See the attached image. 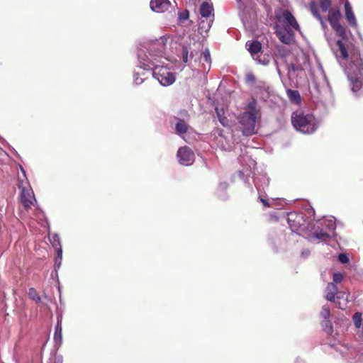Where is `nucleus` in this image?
<instances>
[{"mask_svg": "<svg viewBox=\"0 0 363 363\" xmlns=\"http://www.w3.org/2000/svg\"><path fill=\"white\" fill-rule=\"evenodd\" d=\"M257 101L255 98L247 104L245 111L238 118V122L241 125L242 134L246 136L253 135L255 129Z\"/></svg>", "mask_w": 363, "mask_h": 363, "instance_id": "obj_1", "label": "nucleus"}, {"mask_svg": "<svg viewBox=\"0 0 363 363\" xmlns=\"http://www.w3.org/2000/svg\"><path fill=\"white\" fill-rule=\"evenodd\" d=\"M156 59H148L147 62L143 63L144 69H152L153 77L162 86H167L172 84L176 79L174 73L169 72L167 67L160 66L155 62Z\"/></svg>", "mask_w": 363, "mask_h": 363, "instance_id": "obj_2", "label": "nucleus"}, {"mask_svg": "<svg viewBox=\"0 0 363 363\" xmlns=\"http://www.w3.org/2000/svg\"><path fill=\"white\" fill-rule=\"evenodd\" d=\"M291 123L297 130L303 133L311 134L317 129L315 118L311 114L294 112L291 115Z\"/></svg>", "mask_w": 363, "mask_h": 363, "instance_id": "obj_3", "label": "nucleus"}, {"mask_svg": "<svg viewBox=\"0 0 363 363\" xmlns=\"http://www.w3.org/2000/svg\"><path fill=\"white\" fill-rule=\"evenodd\" d=\"M342 16L340 11L334 9L329 11L328 20L332 27V28L337 33L338 35L342 38L346 37V30L340 23V19Z\"/></svg>", "mask_w": 363, "mask_h": 363, "instance_id": "obj_4", "label": "nucleus"}, {"mask_svg": "<svg viewBox=\"0 0 363 363\" xmlns=\"http://www.w3.org/2000/svg\"><path fill=\"white\" fill-rule=\"evenodd\" d=\"M276 17L279 23L284 24V28H290L291 30L294 29L295 30H300V26L296 19L288 9L284 10L281 15L277 14Z\"/></svg>", "mask_w": 363, "mask_h": 363, "instance_id": "obj_5", "label": "nucleus"}, {"mask_svg": "<svg viewBox=\"0 0 363 363\" xmlns=\"http://www.w3.org/2000/svg\"><path fill=\"white\" fill-rule=\"evenodd\" d=\"M21 189L20 202L24 210L28 211L33 205L36 200L34 196L33 191L30 187L18 186Z\"/></svg>", "mask_w": 363, "mask_h": 363, "instance_id": "obj_6", "label": "nucleus"}, {"mask_svg": "<svg viewBox=\"0 0 363 363\" xmlns=\"http://www.w3.org/2000/svg\"><path fill=\"white\" fill-rule=\"evenodd\" d=\"M331 4L332 0H319L318 4L315 1H311L309 4V9L313 16L319 20L322 24H323V19L318 11V5L323 12H327L330 11Z\"/></svg>", "mask_w": 363, "mask_h": 363, "instance_id": "obj_7", "label": "nucleus"}, {"mask_svg": "<svg viewBox=\"0 0 363 363\" xmlns=\"http://www.w3.org/2000/svg\"><path fill=\"white\" fill-rule=\"evenodd\" d=\"M177 157L180 164L188 166L194 162L195 155L189 147H182L177 151Z\"/></svg>", "mask_w": 363, "mask_h": 363, "instance_id": "obj_8", "label": "nucleus"}, {"mask_svg": "<svg viewBox=\"0 0 363 363\" xmlns=\"http://www.w3.org/2000/svg\"><path fill=\"white\" fill-rule=\"evenodd\" d=\"M275 33L278 37L279 40L286 45H289L291 43L293 40L294 33L292 30L290 28H281L279 25H276L275 26Z\"/></svg>", "mask_w": 363, "mask_h": 363, "instance_id": "obj_9", "label": "nucleus"}, {"mask_svg": "<svg viewBox=\"0 0 363 363\" xmlns=\"http://www.w3.org/2000/svg\"><path fill=\"white\" fill-rule=\"evenodd\" d=\"M303 215L301 213H289L288 214L287 220L292 230H298L302 225L303 221Z\"/></svg>", "mask_w": 363, "mask_h": 363, "instance_id": "obj_10", "label": "nucleus"}, {"mask_svg": "<svg viewBox=\"0 0 363 363\" xmlns=\"http://www.w3.org/2000/svg\"><path fill=\"white\" fill-rule=\"evenodd\" d=\"M247 50L250 53L254 60H257V56L262 52V46L258 40H248L245 45Z\"/></svg>", "mask_w": 363, "mask_h": 363, "instance_id": "obj_11", "label": "nucleus"}, {"mask_svg": "<svg viewBox=\"0 0 363 363\" xmlns=\"http://www.w3.org/2000/svg\"><path fill=\"white\" fill-rule=\"evenodd\" d=\"M151 9L157 13H162L167 11L170 5L169 0H151Z\"/></svg>", "mask_w": 363, "mask_h": 363, "instance_id": "obj_12", "label": "nucleus"}, {"mask_svg": "<svg viewBox=\"0 0 363 363\" xmlns=\"http://www.w3.org/2000/svg\"><path fill=\"white\" fill-rule=\"evenodd\" d=\"M345 18L347 23L352 27H356L357 20L355 16L352 11V6L347 1L345 3Z\"/></svg>", "mask_w": 363, "mask_h": 363, "instance_id": "obj_13", "label": "nucleus"}, {"mask_svg": "<svg viewBox=\"0 0 363 363\" xmlns=\"http://www.w3.org/2000/svg\"><path fill=\"white\" fill-rule=\"evenodd\" d=\"M200 14L203 18H206L207 20L208 18L211 17L212 15L213 16L214 14L213 12V5L208 2L204 1L201 4L200 9H199Z\"/></svg>", "mask_w": 363, "mask_h": 363, "instance_id": "obj_14", "label": "nucleus"}, {"mask_svg": "<svg viewBox=\"0 0 363 363\" xmlns=\"http://www.w3.org/2000/svg\"><path fill=\"white\" fill-rule=\"evenodd\" d=\"M152 49H157V53L152 54L150 53V56L152 57L154 56L157 57H162L164 50V40L163 38H161L160 40H157L156 42H154L151 44V52H152Z\"/></svg>", "mask_w": 363, "mask_h": 363, "instance_id": "obj_15", "label": "nucleus"}, {"mask_svg": "<svg viewBox=\"0 0 363 363\" xmlns=\"http://www.w3.org/2000/svg\"><path fill=\"white\" fill-rule=\"evenodd\" d=\"M337 291L338 289L334 283H328L325 291V298L329 301H334Z\"/></svg>", "mask_w": 363, "mask_h": 363, "instance_id": "obj_16", "label": "nucleus"}, {"mask_svg": "<svg viewBox=\"0 0 363 363\" xmlns=\"http://www.w3.org/2000/svg\"><path fill=\"white\" fill-rule=\"evenodd\" d=\"M311 241H325L330 238V235L328 233L322 230L319 232H314L309 235Z\"/></svg>", "mask_w": 363, "mask_h": 363, "instance_id": "obj_17", "label": "nucleus"}, {"mask_svg": "<svg viewBox=\"0 0 363 363\" xmlns=\"http://www.w3.org/2000/svg\"><path fill=\"white\" fill-rule=\"evenodd\" d=\"M286 94L291 102L297 105L301 104V98L298 91L287 89Z\"/></svg>", "mask_w": 363, "mask_h": 363, "instance_id": "obj_18", "label": "nucleus"}, {"mask_svg": "<svg viewBox=\"0 0 363 363\" xmlns=\"http://www.w3.org/2000/svg\"><path fill=\"white\" fill-rule=\"evenodd\" d=\"M62 328L61 319H57V323L55 326V331L54 334V340L56 344L61 345L62 342Z\"/></svg>", "mask_w": 363, "mask_h": 363, "instance_id": "obj_19", "label": "nucleus"}, {"mask_svg": "<svg viewBox=\"0 0 363 363\" xmlns=\"http://www.w3.org/2000/svg\"><path fill=\"white\" fill-rule=\"evenodd\" d=\"M189 125L184 120H179L176 124V131L179 135L186 133L188 131Z\"/></svg>", "mask_w": 363, "mask_h": 363, "instance_id": "obj_20", "label": "nucleus"}, {"mask_svg": "<svg viewBox=\"0 0 363 363\" xmlns=\"http://www.w3.org/2000/svg\"><path fill=\"white\" fill-rule=\"evenodd\" d=\"M336 45L338 48V50L340 53L341 57L343 60H347L348 57V53L344 43L341 40H337L336 41Z\"/></svg>", "mask_w": 363, "mask_h": 363, "instance_id": "obj_21", "label": "nucleus"}, {"mask_svg": "<svg viewBox=\"0 0 363 363\" xmlns=\"http://www.w3.org/2000/svg\"><path fill=\"white\" fill-rule=\"evenodd\" d=\"M217 117L218 118L219 122L223 125L226 127L228 125V119L224 116L223 110L219 109L218 107L215 108Z\"/></svg>", "mask_w": 363, "mask_h": 363, "instance_id": "obj_22", "label": "nucleus"}, {"mask_svg": "<svg viewBox=\"0 0 363 363\" xmlns=\"http://www.w3.org/2000/svg\"><path fill=\"white\" fill-rule=\"evenodd\" d=\"M28 296L30 299L35 301L37 303L41 301V298L37 292L36 289L34 288H30L28 290Z\"/></svg>", "mask_w": 363, "mask_h": 363, "instance_id": "obj_23", "label": "nucleus"}, {"mask_svg": "<svg viewBox=\"0 0 363 363\" xmlns=\"http://www.w3.org/2000/svg\"><path fill=\"white\" fill-rule=\"evenodd\" d=\"M352 320H353V323H354V326L357 328H360L361 325H362V313H359V312H356L353 315H352Z\"/></svg>", "mask_w": 363, "mask_h": 363, "instance_id": "obj_24", "label": "nucleus"}, {"mask_svg": "<svg viewBox=\"0 0 363 363\" xmlns=\"http://www.w3.org/2000/svg\"><path fill=\"white\" fill-rule=\"evenodd\" d=\"M322 326L327 333L331 334L333 332L332 323L330 320H325L322 323Z\"/></svg>", "mask_w": 363, "mask_h": 363, "instance_id": "obj_25", "label": "nucleus"}, {"mask_svg": "<svg viewBox=\"0 0 363 363\" xmlns=\"http://www.w3.org/2000/svg\"><path fill=\"white\" fill-rule=\"evenodd\" d=\"M213 21V19H209L208 22H205L204 20H202L199 23V29L204 31H208L211 27Z\"/></svg>", "mask_w": 363, "mask_h": 363, "instance_id": "obj_26", "label": "nucleus"}, {"mask_svg": "<svg viewBox=\"0 0 363 363\" xmlns=\"http://www.w3.org/2000/svg\"><path fill=\"white\" fill-rule=\"evenodd\" d=\"M245 80L247 84H253L255 83L256 77L253 73L248 72L245 74Z\"/></svg>", "mask_w": 363, "mask_h": 363, "instance_id": "obj_27", "label": "nucleus"}, {"mask_svg": "<svg viewBox=\"0 0 363 363\" xmlns=\"http://www.w3.org/2000/svg\"><path fill=\"white\" fill-rule=\"evenodd\" d=\"M320 315L325 320L329 319L330 316V311L328 306H323L322 311L320 312Z\"/></svg>", "mask_w": 363, "mask_h": 363, "instance_id": "obj_28", "label": "nucleus"}, {"mask_svg": "<svg viewBox=\"0 0 363 363\" xmlns=\"http://www.w3.org/2000/svg\"><path fill=\"white\" fill-rule=\"evenodd\" d=\"M256 57H257V60H255L259 65L266 66V65H268L269 64L270 60L269 59V55H267V57H265V55H264L263 58H261L260 55H258Z\"/></svg>", "mask_w": 363, "mask_h": 363, "instance_id": "obj_29", "label": "nucleus"}, {"mask_svg": "<svg viewBox=\"0 0 363 363\" xmlns=\"http://www.w3.org/2000/svg\"><path fill=\"white\" fill-rule=\"evenodd\" d=\"M201 59L207 63H211V55L208 50H205L201 55Z\"/></svg>", "mask_w": 363, "mask_h": 363, "instance_id": "obj_30", "label": "nucleus"}, {"mask_svg": "<svg viewBox=\"0 0 363 363\" xmlns=\"http://www.w3.org/2000/svg\"><path fill=\"white\" fill-rule=\"evenodd\" d=\"M51 242L53 247H55V248L61 245L60 237L56 234L52 235Z\"/></svg>", "mask_w": 363, "mask_h": 363, "instance_id": "obj_31", "label": "nucleus"}, {"mask_svg": "<svg viewBox=\"0 0 363 363\" xmlns=\"http://www.w3.org/2000/svg\"><path fill=\"white\" fill-rule=\"evenodd\" d=\"M352 91H357L358 90H359V89L361 88L362 86V82L358 80V79H355L354 81H352Z\"/></svg>", "mask_w": 363, "mask_h": 363, "instance_id": "obj_32", "label": "nucleus"}, {"mask_svg": "<svg viewBox=\"0 0 363 363\" xmlns=\"http://www.w3.org/2000/svg\"><path fill=\"white\" fill-rule=\"evenodd\" d=\"M56 252H57V256L55 257V263H57L58 262V260L60 262L62 260V250L61 245H60L59 247H57L56 248Z\"/></svg>", "mask_w": 363, "mask_h": 363, "instance_id": "obj_33", "label": "nucleus"}, {"mask_svg": "<svg viewBox=\"0 0 363 363\" xmlns=\"http://www.w3.org/2000/svg\"><path fill=\"white\" fill-rule=\"evenodd\" d=\"M343 279V276L342 274L340 273H335L333 274V281L335 283H340Z\"/></svg>", "mask_w": 363, "mask_h": 363, "instance_id": "obj_34", "label": "nucleus"}, {"mask_svg": "<svg viewBox=\"0 0 363 363\" xmlns=\"http://www.w3.org/2000/svg\"><path fill=\"white\" fill-rule=\"evenodd\" d=\"M189 12L188 10H184V11L181 12L179 13V18L182 21H185L189 18Z\"/></svg>", "mask_w": 363, "mask_h": 363, "instance_id": "obj_35", "label": "nucleus"}, {"mask_svg": "<svg viewBox=\"0 0 363 363\" xmlns=\"http://www.w3.org/2000/svg\"><path fill=\"white\" fill-rule=\"evenodd\" d=\"M339 261L342 264H346L349 262V258L345 254H340L338 256Z\"/></svg>", "mask_w": 363, "mask_h": 363, "instance_id": "obj_36", "label": "nucleus"}, {"mask_svg": "<svg viewBox=\"0 0 363 363\" xmlns=\"http://www.w3.org/2000/svg\"><path fill=\"white\" fill-rule=\"evenodd\" d=\"M188 54L189 51L186 47H184L182 49V60L183 62L186 63L188 62Z\"/></svg>", "mask_w": 363, "mask_h": 363, "instance_id": "obj_37", "label": "nucleus"}, {"mask_svg": "<svg viewBox=\"0 0 363 363\" xmlns=\"http://www.w3.org/2000/svg\"><path fill=\"white\" fill-rule=\"evenodd\" d=\"M134 82L136 84H140L144 82V80L140 77L138 74H135L134 75Z\"/></svg>", "mask_w": 363, "mask_h": 363, "instance_id": "obj_38", "label": "nucleus"}, {"mask_svg": "<svg viewBox=\"0 0 363 363\" xmlns=\"http://www.w3.org/2000/svg\"><path fill=\"white\" fill-rule=\"evenodd\" d=\"M260 201L263 203L265 207H269V203L267 200L260 198Z\"/></svg>", "mask_w": 363, "mask_h": 363, "instance_id": "obj_39", "label": "nucleus"}]
</instances>
